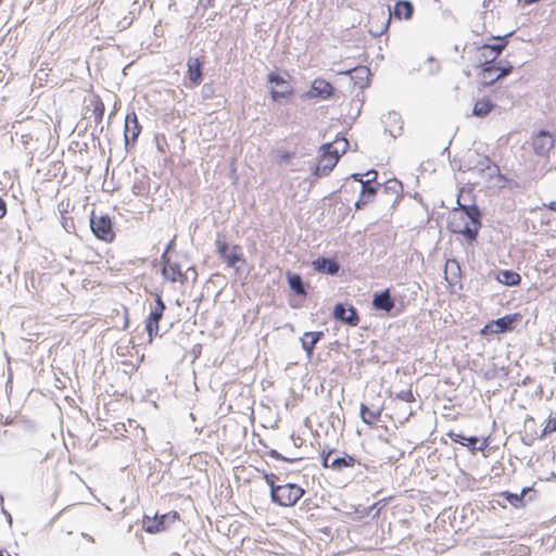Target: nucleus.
I'll return each instance as SVG.
<instances>
[{
    "mask_svg": "<svg viewBox=\"0 0 556 556\" xmlns=\"http://www.w3.org/2000/svg\"><path fill=\"white\" fill-rule=\"evenodd\" d=\"M448 228L454 233L463 235L466 241H475L481 228L479 208L472 205L454 210L448 219Z\"/></svg>",
    "mask_w": 556,
    "mask_h": 556,
    "instance_id": "obj_1",
    "label": "nucleus"
},
{
    "mask_svg": "<svg viewBox=\"0 0 556 556\" xmlns=\"http://www.w3.org/2000/svg\"><path fill=\"white\" fill-rule=\"evenodd\" d=\"M179 519L177 511H169L166 514H155L153 517L144 514L142 518V528L148 533H157L165 531L170 525Z\"/></svg>",
    "mask_w": 556,
    "mask_h": 556,
    "instance_id": "obj_2",
    "label": "nucleus"
},
{
    "mask_svg": "<svg viewBox=\"0 0 556 556\" xmlns=\"http://www.w3.org/2000/svg\"><path fill=\"white\" fill-rule=\"evenodd\" d=\"M90 229L99 240L112 242L115 238L113 230V222L109 215H96L94 212L90 216Z\"/></svg>",
    "mask_w": 556,
    "mask_h": 556,
    "instance_id": "obj_3",
    "label": "nucleus"
},
{
    "mask_svg": "<svg viewBox=\"0 0 556 556\" xmlns=\"http://www.w3.org/2000/svg\"><path fill=\"white\" fill-rule=\"evenodd\" d=\"M166 305L160 294L155 295V306L151 309L147 320L146 330L151 342L154 337L159 333V324L163 317Z\"/></svg>",
    "mask_w": 556,
    "mask_h": 556,
    "instance_id": "obj_4",
    "label": "nucleus"
},
{
    "mask_svg": "<svg viewBox=\"0 0 556 556\" xmlns=\"http://www.w3.org/2000/svg\"><path fill=\"white\" fill-rule=\"evenodd\" d=\"M141 126L135 112L128 113L125 117L124 141L126 149L134 146L140 135Z\"/></svg>",
    "mask_w": 556,
    "mask_h": 556,
    "instance_id": "obj_5",
    "label": "nucleus"
},
{
    "mask_svg": "<svg viewBox=\"0 0 556 556\" xmlns=\"http://www.w3.org/2000/svg\"><path fill=\"white\" fill-rule=\"evenodd\" d=\"M303 494L304 490L295 483L280 484V506L295 505Z\"/></svg>",
    "mask_w": 556,
    "mask_h": 556,
    "instance_id": "obj_6",
    "label": "nucleus"
},
{
    "mask_svg": "<svg viewBox=\"0 0 556 556\" xmlns=\"http://www.w3.org/2000/svg\"><path fill=\"white\" fill-rule=\"evenodd\" d=\"M321 151L323 154L314 170V175L316 177L329 175L339 161L338 156L332 154L330 151H327V148H325L324 146L321 147Z\"/></svg>",
    "mask_w": 556,
    "mask_h": 556,
    "instance_id": "obj_7",
    "label": "nucleus"
},
{
    "mask_svg": "<svg viewBox=\"0 0 556 556\" xmlns=\"http://www.w3.org/2000/svg\"><path fill=\"white\" fill-rule=\"evenodd\" d=\"M517 320V315H506L496 320H492L482 330L483 334L502 333L513 329V324Z\"/></svg>",
    "mask_w": 556,
    "mask_h": 556,
    "instance_id": "obj_8",
    "label": "nucleus"
},
{
    "mask_svg": "<svg viewBox=\"0 0 556 556\" xmlns=\"http://www.w3.org/2000/svg\"><path fill=\"white\" fill-rule=\"evenodd\" d=\"M555 144L553 136L548 131H540L533 138V149L539 155H546Z\"/></svg>",
    "mask_w": 556,
    "mask_h": 556,
    "instance_id": "obj_9",
    "label": "nucleus"
},
{
    "mask_svg": "<svg viewBox=\"0 0 556 556\" xmlns=\"http://www.w3.org/2000/svg\"><path fill=\"white\" fill-rule=\"evenodd\" d=\"M333 316L336 319L344 321L351 326H356L358 323L356 309L353 306L346 307L341 303L334 306Z\"/></svg>",
    "mask_w": 556,
    "mask_h": 556,
    "instance_id": "obj_10",
    "label": "nucleus"
},
{
    "mask_svg": "<svg viewBox=\"0 0 556 556\" xmlns=\"http://www.w3.org/2000/svg\"><path fill=\"white\" fill-rule=\"evenodd\" d=\"M188 77L192 85L198 86L202 81L203 62L199 58H189L187 61Z\"/></svg>",
    "mask_w": 556,
    "mask_h": 556,
    "instance_id": "obj_11",
    "label": "nucleus"
},
{
    "mask_svg": "<svg viewBox=\"0 0 556 556\" xmlns=\"http://www.w3.org/2000/svg\"><path fill=\"white\" fill-rule=\"evenodd\" d=\"M161 274L164 279L172 282L179 281L180 283H185L188 279L187 273L181 270V267L178 263H173L168 267H161Z\"/></svg>",
    "mask_w": 556,
    "mask_h": 556,
    "instance_id": "obj_12",
    "label": "nucleus"
},
{
    "mask_svg": "<svg viewBox=\"0 0 556 556\" xmlns=\"http://www.w3.org/2000/svg\"><path fill=\"white\" fill-rule=\"evenodd\" d=\"M309 96L314 98H328L332 93V86L324 79H315L312 84Z\"/></svg>",
    "mask_w": 556,
    "mask_h": 556,
    "instance_id": "obj_13",
    "label": "nucleus"
},
{
    "mask_svg": "<svg viewBox=\"0 0 556 556\" xmlns=\"http://www.w3.org/2000/svg\"><path fill=\"white\" fill-rule=\"evenodd\" d=\"M324 337L323 331L305 332L301 338L303 350L306 352L307 357L311 358L316 343Z\"/></svg>",
    "mask_w": 556,
    "mask_h": 556,
    "instance_id": "obj_14",
    "label": "nucleus"
},
{
    "mask_svg": "<svg viewBox=\"0 0 556 556\" xmlns=\"http://www.w3.org/2000/svg\"><path fill=\"white\" fill-rule=\"evenodd\" d=\"M314 269L319 273H326L329 275H334L339 270V264L336 261L320 257L313 262Z\"/></svg>",
    "mask_w": 556,
    "mask_h": 556,
    "instance_id": "obj_15",
    "label": "nucleus"
},
{
    "mask_svg": "<svg viewBox=\"0 0 556 556\" xmlns=\"http://www.w3.org/2000/svg\"><path fill=\"white\" fill-rule=\"evenodd\" d=\"M445 279L450 285H455L460 278V266L456 260H447L444 269Z\"/></svg>",
    "mask_w": 556,
    "mask_h": 556,
    "instance_id": "obj_16",
    "label": "nucleus"
},
{
    "mask_svg": "<svg viewBox=\"0 0 556 556\" xmlns=\"http://www.w3.org/2000/svg\"><path fill=\"white\" fill-rule=\"evenodd\" d=\"M372 304L376 308L382 309L386 312H390L394 306V302L391 299V295H390V292L388 289L382 291L381 293L375 294Z\"/></svg>",
    "mask_w": 556,
    "mask_h": 556,
    "instance_id": "obj_17",
    "label": "nucleus"
},
{
    "mask_svg": "<svg viewBox=\"0 0 556 556\" xmlns=\"http://www.w3.org/2000/svg\"><path fill=\"white\" fill-rule=\"evenodd\" d=\"M386 127L392 137H396L401 134L402 122L401 116L396 112H389L386 115Z\"/></svg>",
    "mask_w": 556,
    "mask_h": 556,
    "instance_id": "obj_18",
    "label": "nucleus"
},
{
    "mask_svg": "<svg viewBox=\"0 0 556 556\" xmlns=\"http://www.w3.org/2000/svg\"><path fill=\"white\" fill-rule=\"evenodd\" d=\"M287 280L289 288L295 293V295L305 298L306 296V289L305 285L298 274L287 273Z\"/></svg>",
    "mask_w": 556,
    "mask_h": 556,
    "instance_id": "obj_19",
    "label": "nucleus"
},
{
    "mask_svg": "<svg viewBox=\"0 0 556 556\" xmlns=\"http://www.w3.org/2000/svg\"><path fill=\"white\" fill-rule=\"evenodd\" d=\"M351 79L354 80L355 85L359 88H365L368 84L369 68L366 66L355 67L350 71Z\"/></svg>",
    "mask_w": 556,
    "mask_h": 556,
    "instance_id": "obj_20",
    "label": "nucleus"
},
{
    "mask_svg": "<svg viewBox=\"0 0 556 556\" xmlns=\"http://www.w3.org/2000/svg\"><path fill=\"white\" fill-rule=\"evenodd\" d=\"M356 460L354 457L344 454L343 456H336L331 459L330 468L337 471H342L344 468L354 467Z\"/></svg>",
    "mask_w": 556,
    "mask_h": 556,
    "instance_id": "obj_21",
    "label": "nucleus"
},
{
    "mask_svg": "<svg viewBox=\"0 0 556 556\" xmlns=\"http://www.w3.org/2000/svg\"><path fill=\"white\" fill-rule=\"evenodd\" d=\"M324 147L327 148V151H330L340 159V155L348 150L349 141L345 138H337L333 142L326 143Z\"/></svg>",
    "mask_w": 556,
    "mask_h": 556,
    "instance_id": "obj_22",
    "label": "nucleus"
},
{
    "mask_svg": "<svg viewBox=\"0 0 556 556\" xmlns=\"http://www.w3.org/2000/svg\"><path fill=\"white\" fill-rule=\"evenodd\" d=\"M376 194V188L372 186H362L361 195L358 200L355 202V207L357 210L363 208L367 203H369L374 195Z\"/></svg>",
    "mask_w": 556,
    "mask_h": 556,
    "instance_id": "obj_23",
    "label": "nucleus"
},
{
    "mask_svg": "<svg viewBox=\"0 0 556 556\" xmlns=\"http://www.w3.org/2000/svg\"><path fill=\"white\" fill-rule=\"evenodd\" d=\"M413 14V4L409 1H399L394 8V15L397 18L408 20Z\"/></svg>",
    "mask_w": 556,
    "mask_h": 556,
    "instance_id": "obj_24",
    "label": "nucleus"
},
{
    "mask_svg": "<svg viewBox=\"0 0 556 556\" xmlns=\"http://www.w3.org/2000/svg\"><path fill=\"white\" fill-rule=\"evenodd\" d=\"M496 279L501 283L506 285V286H516L520 282V276L517 273L511 271V270H501L497 274Z\"/></svg>",
    "mask_w": 556,
    "mask_h": 556,
    "instance_id": "obj_25",
    "label": "nucleus"
},
{
    "mask_svg": "<svg viewBox=\"0 0 556 556\" xmlns=\"http://www.w3.org/2000/svg\"><path fill=\"white\" fill-rule=\"evenodd\" d=\"M228 267L237 268L238 263H244L243 254L239 245H232L230 253L224 260Z\"/></svg>",
    "mask_w": 556,
    "mask_h": 556,
    "instance_id": "obj_26",
    "label": "nucleus"
},
{
    "mask_svg": "<svg viewBox=\"0 0 556 556\" xmlns=\"http://www.w3.org/2000/svg\"><path fill=\"white\" fill-rule=\"evenodd\" d=\"M497 66L496 65H488L484 66L481 71V80L484 85H492L494 81L498 79L497 77Z\"/></svg>",
    "mask_w": 556,
    "mask_h": 556,
    "instance_id": "obj_27",
    "label": "nucleus"
},
{
    "mask_svg": "<svg viewBox=\"0 0 556 556\" xmlns=\"http://www.w3.org/2000/svg\"><path fill=\"white\" fill-rule=\"evenodd\" d=\"M381 415L380 408H369L366 405H362L361 416L365 424H374Z\"/></svg>",
    "mask_w": 556,
    "mask_h": 556,
    "instance_id": "obj_28",
    "label": "nucleus"
},
{
    "mask_svg": "<svg viewBox=\"0 0 556 556\" xmlns=\"http://www.w3.org/2000/svg\"><path fill=\"white\" fill-rule=\"evenodd\" d=\"M258 472H261L260 469ZM262 475L267 485L270 488V498L273 503L278 504V485L276 484V476L274 473H267L264 470L262 471Z\"/></svg>",
    "mask_w": 556,
    "mask_h": 556,
    "instance_id": "obj_29",
    "label": "nucleus"
},
{
    "mask_svg": "<svg viewBox=\"0 0 556 556\" xmlns=\"http://www.w3.org/2000/svg\"><path fill=\"white\" fill-rule=\"evenodd\" d=\"M492 109L493 104L491 103V101L483 99L476 102L472 113L476 116L484 117L491 112Z\"/></svg>",
    "mask_w": 556,
    "mask_h": 556,
    "instance_id": "obj_30",
    "label": "nucleus"
},
{
    "mask_svg": "<svg viewBox=\"0 0 556 556\" xmlns=\"http://www.w3.org/2000/svg\"><path fill=\"white\" fill-rule=\"evenodd\" d=\"M510 34L504 36V37H494V39L501 41L500 43H495V45H483V51H491L493 52V54L495 55V58L497 59V56L502 53V51L504 50V48L506 47V37L510 36Z\"/></svg>",
    "mask_w": 556,
    "mask_h": 556,
    "instance_id": "obj_31",
    "label": "nucleus"
},
{
    "mask_svg": "<svg viewBox=\"0 0 556 556\" xmlns=\"http://www.w3.org/2000/svg\"><path fill=\"white\" fill-rule=\"evenodd\" d=\"M479 65H492L496 60L495 55L491 51H483V46L477 48Z\"/></svg>",
    "mask_w": 556,
    "mask_h": 556,
    "instance_id": "obj_32",
    "label": "nucleus"
},
{
    "mask_svg": "<svg viewBox=\"0 0 556 556\" xmlns=\"http://www.w3.org/2000/svg\"><path fill=\"white\" fill-rule=\"evenodd\" d=\"M352 178L356 181H359L362 186H370L369 184L377 178L376 170H368L366 174H353Z\"/></svg>",
    "mask_w": 556,
    "mask_h": 556,
    "instance_id": "obj_33",
    "label": "nucleus"
},
{
    "mask_svg": "<svg viewBox=\"0 0 556 556\" xmlns=\"http://www.w3.org/2000/svg\"><path fill=\"white\" fill-rule=\"evenodd\" d=\"M104 111H105V108H104L103 102L99 98H97L94 100L93 110H92V115H93V118H94V122L97 125L101 124L103 116H104Z\"/></svg>",
    "mask_w": 556,
    "mask_h": 556,
    "instance_id": "obj_34",
    "label": "nucleus"
},
{
    "mask_svg": "<svg viewBox=\"0 0 556 556\" xmlns=\"http://www.w3.org/2000/svg\"><path fill=\"white\" fill-rule=\"evenodd\" d=\"M15 426L28 434H34L36 432V425L29 419L20 418L15 421Z\"/></svg>",
    "mask_w": 556,
    "mask_h": 556,
    "instance_id": "obj_35",
    "label": "nucleus"
},
{
    "mask_svg": "<svg viewBox=\"0 0 556 556\" xmlns=\"http://www.w3.org/2000/svg\"><path fill=\"white\" fill-rule=\"evenodd\" d=\"M216 251L218 253V256L222 260H225V257L231 251V250H229L228 243L222 239V236L219 233L217 235V239H216Z\"/></svg>",
    "mask_w": 556,
    "mask_h": 556,
    "instance_id": "obj_36",
    "label": "nucleus"
},
{
    "mask_svg": "<svg viewBox=\"0 0 556 556\" xmlns=\"http://www.w3.org/2000/svg\"><path fill=\"white\" fill-rule=\"evenodd\" d=\"M215 94V86L213 83H206L202 86L201 96L204 100H210Z\"/></svg>",
    "mask_w": 556,
    "mask_h": 556,
    "instance_id": "obj_37",
    "label": "nucleus"
},
{
    "mask_svg": "<svg viewBox=\"0 0 556 556\" xmlns=\"http://www.w3.org/2000/svg\"><path fill=\"white\" fill-rule=\"evenodd\" d=\"M61 224L66 232H72L75 229L74 222L66 216V212L61 214Z\"/></svg>",
    "mask_w": 556,
    "mask_h": 556,
    "instance_id": "obj_38",
    "label": "nucleus"
},
{
    "mask_svg": "<svg viewBox=\"0 0 556 556\" xmlns=\"http://www.w3.org/2000/svg\"><path fill=\"white\" fill-rule=\"evenodd\" d=\"M556 431V417H549L543 429L541 437L547 435Z\"/></svg>",
    "mask_w": 556,
    "mask_h": 556,
    "instance_id": "obj_39",
    "label": "nucleus"
},
{
    "mask_svg": "<svg viewBox=\"0 0 556 556\" xmlns=\"http://www.w3.org/2000/svg\"><path fill=\"white\" fill-rule=\"evenodd\" d=\"M466 442L463 443V445L465 446H468V447H471L472 450H478V451H483V448L485 447V444L483 443L481 446L479 447H476V444L478 443V438L477 437H469L467 438L466 437Z\"/></svg>",
    "mask_w": 556,
    "mask_h": 556,
    "instance_id": "obj_40",
    "label": "nucleus"
},
{
    "mask_svg": "<svg viewBox=\"0 0 556 556\" xmlns=\"http://www.w3.org/2000/svg\"><path fill=\"white\" fill-rule=\"evenodd\" d=\"M291 93V89L288 83L280 77V99Z\"/></svg>",
    "mask_w": 556,
    "mask_h": 556,
    "instance_id": "obj_41",
    "label": "nucleus"
},
{
    "mask_svg": "<svg viewBox=\"0 0 556 556\" xmlns=\"http://www.w3.org/2000/svg\"><path fill=\"white\" fill-rule=\"evenodd\" d=\"M525 491H522L519 495L518 494H509L508 500L511 505L518 506V504L522 501Z\"/></svg>",
    "mask_w": 556,
    "mask_h": 556,
    "instance_id": "obj_42",
    "label": "nucleus"
},
{
    "mask_svg": "<svg viewBox=\"0 0 556 556\" xmlns=\"http://www.w3.org/2000/svg\"><path fill=\"white\" fill-rule=\"evenodd\" d=\"M489 163H490V160L485 157V159L483 160L482 165H484V166H485V169H488V170H489L490 176H492V175H494V174H498V173H500L498 167H497L496 165L490 166V165H489Z\"/></svg>",
    "mask_w": 556,
    "mask_h": 556,
    "instance_id": "obj_43",
    "label": "nucleus"
},
{
    "mask_svg": "<svg viewBox=\"0 0 556 556\" xmlns=\"http://www.w3.org/2000/svg\"><path fill=\"white\" fill-rule=\"evenodd\" d=\"M497 68H498L497 70V77L500 79L502 77L507 76L511 72L513 66L511 65H507V66H503V67L497 66Z\"/></svg>",
    "mask_w": 556,
    "mask_h": 556,
    "instance_id": "obj_44",
    "label": "nucleus"
},
{
    "mask_svg": "<svg viewBox=\"0 0 556 556\" xmlns=\"http://www.w3.org/2000/svg\"><path fill=\"white\" fill-rule=\"evenodd\" d=\"M396 396L405 402H410L414 399L413 393L410 391H401L400 393L396 394Z\"/></svg>",
    "mask_w": 556,
    "mask_h": 556,
    "instance_id": "obj_45",
    "label": "nucleus"
},
{
    "mask_svg": "<svg viewBox=\"0 0 556 556\" xmlns=\"http://www.w3.org/2000/svg\"><path fill=\"white\" fill-rule=\"evenodd\" d=\"M331 459H333V452L329 451L327 454L323 455V466L330 468Z\"/></svg>",
    "mask_w": 556,
    "mask_h": 556,
    "instance_id": "obj_46",
    "label": "nucleus"
},
{
    "mask_svg": "<svg viewBox=\"0 0 556 556\" xmlns=\"http://www.w3.org/2000/svg\"><path fill=\"white\" fill-rule=\"evenodd\" d=\"M160 262H161L162 267H168V266H170L173 264L170 262V257L168 256L166 251H163V253H162V255L160 257Z\"/></svg>",
    "mask_w": 556,
    "mask_h": 556,
    "instance_id": "obj_47",
    "label": "nucleus"
},
{
    "mask_svg": "<svg viewBox=\"0 0 556 556\" xmlns=\"http://www.w3.org/2000/svg\"><path fill=\"white\" fill-rule=\"evenodd\" d=\"M448 435L454 442L465 443L466 437L462 433L450 432Z\"/></svg>",
    "mask_w": 556,
    "mask_h": 556,
    "instance_id": "obj_48",
    "label": "nucleus"
},
{
    "mask_svg": "<svg viewBox=\"0 0 556 556\" xmlns=\"http://www.w3.org/2000/svg\"><path fill=\"white\" fill-rule=\"evenodd\" d=\"M268 81L273 85L278 86V72H270L268 74Z\"/></svg>",
    "mask_w": 556,
    "mask_h": 556,
    "instance_id": "obj_49",
    "label": "nucleus"
},
{
    "mask_svg": "<svg viewBox=\"0 0 556 556\" xmlns=\"http://www.w3.org/2000/svg\"><path fill=\"white\" fill-rule=\"evenodd\" d=\"M7 214V203L5 201L0 197V218L4 217Z\"/></svg>",
    "mask_w": 556,
    "mask_h": 556,
    "instance_id": "obj_50",
    "label": "nucleus"
},
{
    "mask_svg": "<svg viewBox=\"0 0 556 556\" xmlns=\"http://www.w3.org/2000/svg\"><path fill=\"white\" fill-rule=\"evenodd\" d=\"M270 96L275 102L278 101V90L275 87L271 88Z\"/></svg>",
    "mask_w": 556,
    "mask_h": 556,
    "instance_id": "obj_51",
    "label": "nucleus"
},
{
    "mask_svg": "<svg viewBox=\"0 0 556 556\" xmlns=\"http://www.w3.org/2000/svg\"><path fill=\"white\" fill-rule=\"evenodd\" d=\"M214 0H200V3H203L204 8L211 7Z\"/></svg>",
    "mask_w": 556,
    "mask_h": 556,
    "instance_id": "obj_52",
    "label": "nucleus"
},
{
    "mask_svg": "<svg viewBox=\"0 0 556 556\" xmlns=\"http://www.w3.org/2000/svg\"><path fill=\"white\" fill-rule=\"evenodd\" d=\"M174 247V240H170L167 244L164 251L168 254L169 250Z\"/></svg>",
    "mask_w": 556,
    "mask_h": 556,
    "instance_id": "obj_53",
    "label": "nucleus"
},
{
    "mask_svg": "<svg viewBox=\"0 0 556 556\" xmlns=\"http://www.w3.org/2000/svg\"><path fill=\"white\" fill-rule=\"evenodd\" d=\"M15 421L14 419L10 418V417H7L5 420L3 421L4 425H15Z\"/></svg>",
    "mask_w": 556,
    "mask_h": 556,
    "instance_id": "obj_54",
    "label": "nucleus"
},
{
    "mask_svg": "<svg viewBox=\"0 0 556 556\" xmlns=\"http://www.w3.org/2000/svg\"><path fill=\"white\" fill-rule=\"evenodd\" d=\"M551 211L556 212V202L553 201L549 204L546 205Z\"/></svg>",
    "mask_w": 556,
    "mask_h": 556,
    "instance_id": "obj_55",
    "label": "nucleus"
},
{
    "mask_svg": "<svg viewBox=\"0 0 556 556\" xmlns=\"http://www.w3.org/2000/svg\"><path fill=\"white\" fill-rule=\"evenodd\" d=\"M269 455H270L273 458L278 459V451H276V450H271V451L269 452Z\"/></svg>",
    "mask_w": 556,
    "mask_h": 556,
    "instance_id": "obj_56",
    "label": "nucleus"
},
{
    "mask_svg": "<svg viewBox=\"0 0 556 556\" xmlns=\"http://www.w3.org/2000/svg\"><path fill=\"white\" fill-rule=\"evenodd\" d=\"M539 0H525V3L526 4H532V3H535L538 2Z\"/></svg>",
    "mask_w": 556,
    "mask_h": 556,
    "instance_id": "obj_57",
    "label": "nucleus"
},
{
    "mask_svg": "<svg viewBox=\"0 0 556 556\" xmlns=\"http://www.w3.org/2000/svg\"><path fill=\"white\" fill-rule=\"evenodd\" d=\"M3 513L8 516V520L9 522L11 523L12 522V517L10 514H8L4 509H3Z\"/></svg>",
    "mask_w": 556,
    "mask_h": 556,
    "instance_id": "obj_58",
    "label": "nucleus"
},
{
    "mask_svg": "<svg viewBox=\"0 0 556 556\" xmlns=\"http://www.w3.org/2000/svg\"><path fill=\"white\" fill-rule=\"evenodd\" d=\"M0 556H9L7 551H0Z\"/></svg>",
    "mask_w": 556,
    "mask_h": 556,
    "instance_id": "obj_59",
    "label": "nucleus"
},
{
    "mask_svg": "<svg viewBox=\"0 0 556 556\" xmlns=\"http://www.w3.org/2000/svg\"><path fill=\"white\" fill-rule=\"evenodd\" d=\"M291 305H292L293 307H298V306H300V304H299V303H294V302H292V303H291Z\"/></svg>",
    "mask_w": 556,
    "mask_h": 556,
    "instance_id": "obj_60",
    "label": "nucleus"
},
{
    "mask_svg": "<svg viewBox=\"0 0 556 556\" xmlns=\"http://www.w3.org/2000/svg\"><path fill=\"white\" fill-rule=\"evenodd\" d=\"M279 459H280V460H287V459H286L283 456H281V455L279 456Z\"/></svg>",
    "mask_w": 556,
    "mask_h": 556,
    "instance_id": "obj_61",
    "label": "nucleus"
}]
</instances>
